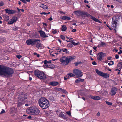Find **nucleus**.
Wrapping results in <instances>:
<instances>
[{
    "mask_svg": "<svg viewBox=\"0 0 122 122\" xmlns=\"http://www.w3.org/2000/svg\"><path fill=\"white\" fill-rule=\"evenodd\" d=\"M40 6L44 10H46L47 9H48V7L46 5L43 4H41Z\"/></svg>",
    "mask_w": 122,
    "mask_h": 122,
    "instance_id": "nucleus-20",
    "label": "nucleus"
},
{
    "mask_svg": "<svg viewBox=\"0 0 122 122\" xmlns=\"http://www.w3.org/2000/svg\"><path fill=\"white\" fill-rule=\"evenodd\" d=\"M66 29V25H64L62 27L61 30L63 31H65Z\"/></svg>",
    "mask_w": 122,
    "mask_h": 122,
    "instance_id": "nucleus-28",
    "label": "nucleus"
},
{
    "mask_svg": "<svg viewBox=\"0 0 122 122\" xmlns=\"http://www.w3.org/2000/svg\"><path fill=\"white\" fill-rule=\"evenodd\" d=\"M105 56V54L101 52L98 53L97 56V59L101 61L103 57Z\"/></svg>",
    "mask_w": 122,
    "mask_h": 122,
    "instance_id": "nucleus-13",
    "label": "nucleus"
},
{
    "mask_svg": "<svg viewBox=\"0 0 122 122\" xmlns=\"http://www.w3.org/2000/svg\"><path fill=\"white\" fill-rule=\"evenodd\" d=\"M74 13L77 16H83V15H86V12L82 11H75L74 12Z\"/></svg>",
    "mask_w": 122,
    "mask_h": 122,
    "instance_id": "nucleus-10",
    "label": "nucleus"
},
{
    "mask_svg": "<svg viewBox=\"0 0 122 122\" xmlns=\"http://www.w3.org/2000/svg\"><path fill=\"white\" fill-rule=\"evenodd\" d=\"M56 90L58 91L64 93L66 94H67V92L65 90L61 88H58Z\"/></svg>",
    "mask_w": 122,
    "mask_h": 122,
    "instance_id": "nucleus-18",
    "label": "nucleus"
},
{
    "mask_svg": "<svg viewBox=\"0 0 122 122\" xmlns=\"http://www.w3.org/2000/svg\"><path fill=\"white\" fill-rule=\"evenodd\" d=\"M105 43L103 42H101V45H103L105 44Z\"/></svg>",
    "mask_w": 122,
    "mask_h": 122,
    "instance_id": "nucleus-62",
    "label": "nucleus"
},
{
    "mask_svg": "<svg viewBox=\"0 0 122 122\" xmlns=\"http://www.w3.org/2000/svg\"><path fill=\"white\" fill-rule=\"evenodd\" d=\"M21 1L23 2L24 3L26 4L27 3L25 0H20Z\"/></svg>",
    "mask_w": 122,
    "mask_h": 122,
    "instance_id": "nucleus-51",
    "label": "nucleus"
},
{
    "mask_svg": "<svg viewBox=\"0 0 122 122\" xmlns=\"http://www.w3.org/2000/svg\"><path fill=\"white\" fill-rule=\"evenodd\" d=\"M34 55H36L37 57H40V55L39 54H37L36 53H34Z\"/></svg>",
    "mask_w": 122,
    "mask_h": 122,
    "instance_id": "nucleus-41",
    "label": "nucleus"
},
{
    "mask_svg": "<svg viewBox=\"0 0 122 122\" xmlns=\"http://www.w3.org/2000/svg\"><path fill=\"white\" fill-rule=\"evenodd\" d=\"M106 103L108 105L111 106L112 105V102H109L107 101H105Z\"/></svg>",
    "mask_w": 122,
    "mask_h": 122,
    "instance_id": "nucleus-33",
    "label": "nucleus"
},
{
    "mask_svg": "<svg viewBox=\"0 0 122 122\" xmlns=\"http://www.w3.org/2000/svg\"><path fill=\"white\" fill-rule=\"evenodd\" d=\"M117 89L115 87L112 88L110 92L111 95L112 96L115 95L117 92Z\"/></svg>",
    "mask_w": 122,
    "mask_h": 122,
    "instance_id": "nucleus-14",
    "label": "nucleus"
},
{
    "mask_svg": "<svg viewBox=\"0 0 122 122\" xmlns=\"http://www.w3.org/2000/svg\"><path fill=\"white\" fill-rule=\"evenodd\" d=\"M74 58L71 56L66 57L63 56L60 59V61L61 63L63 65H66L68 64L69 62L73 60Z\"/></svg>",
    "mask_w": 122,
    "mask_h": 122,
    "instance_id": "nucleus-4",
    "label": "nucleus"
},
{
    "mask_svg": "<svg viewBox=\"0 0 122 122\" xmlns=\"http://www.w3.org/2000/svg\"><path fill=\"white\" fill-rule=\"evenodd\" d=\"M109 76V75L107 73H103L102 76L103 77L107 78H108Z\"/></svg>",
    "mask_w": 122,
    "mask_h": 122,
    "instance_id": "nucleus-23",
    "label": "nucleus"
},
{
    "mask_svg": "<svg viewBox=\"0 0 122 122\" xmlns=\"http://www.w3.org/2000/svg\"><path fill=\"white\" fill-rule=\"evenodd\" d=\"M92 64L93 65H95L97 64V63L95 62V61H94L92 63Z\"/></svg>",
    "mask_w": 122,
    "mask_h": 122,
    "instance_id": "nucleus-58",
    "label": "nucleus"
},
{
    "mask_svg": "<svg viewBox=\"0 0 122 122\" xmlns=\"http://www.w3.org/2000/svg\"><path fill=\"white\" fill-rule=\"evenodd\" d=\"M40 41H41L40 40V41L36 42L35 44L37 48L40 49H42L43 47V46L40 43Z\"/></svg>",
    "mask_w": 122,
    "mask_h": 122,
    "instance_id": "nucleus-11",
    "label": "nucleus"
},
{
    "mask_svg": "<svg viewBox=\"0 0 122 122\" xmlns=\"http://www.w3.org/2000/svg\"><path fill=\"white\" fill-rule=\"evenodd\" d=\"M38 103L39 106L43 109L47 108L49 106L48 101L44 97H41L39 99Z\"/></svg>",
    "mask_w": 122,
    "mask_h": 122,
    "instance_id": "nucleus-2",
    "label": "nucleus"
},
{
    "mask_svg": "<svg viewBox=\"0 0 122 122\" xmlns=\"http://www.w3.org/2000/svg\"><path fill=\"white\" fill-rule=\"evenodd\" d=\"M73 46L71 44H69L67 45V47L69 48H71Z\"/></svg>",
    "mask_w": 122,
    "mask_h": 122,
    "instance_id": "nucleus-38",
    "label": "nucleus"
},
{
    "mask_svg": "<svg viewBox=\"0 0 122 122\" xmlns=\"http://www.w3.org/2000/svg\"><path fill=\"white\" fill-rule=\"evenodd\" d=\"M66 113L69 116H71V112H70V111H68V112H66Z\"/></svg>",
    "mask_w": 122,
    "mask_h": 122,
    "instance_id": "nucleus-46",
    "label": "nucleus"
},
{
    "mask_svg": "<svg viewBox=\"0 0 122 122\" xmlns=\"http://www.w3.org/2000/svg\"><path fill=\"white\" fill-rule=\"evenodd\" d=\"M61 52V51H60V49H59V50H58L57 51L56 53H55V54H56V55H58Z\"/></svg>",
    "mask_w": 122,
    "mask_h": 122,
    "instance_id": "nucleus-37",
    "label": "nucleus"
},
{
    "mask_svg": "<svg viewBox=\"0 0 122 122\" xmlns=\"http://www.w3.org/2000/svg\"><path fill=\"white\" fill-rule=\"evenodd\" d=\"M3 17L4 19V20L6 21H8L9 19V17L6 15H4L3 16Z\"/></svg>",
    "mask_w": 122,
    "mask_h": 122,
    "instance_id": "nucleus-22",
    "label": "nucleus"
},
{
    "mask_svg": "<svg viewBox=\"0 0 122 122\" xmlns=\"http://www.w3.org/2000/svg\"><path fill=\"white\" fill-rule=\"evenodd\" d=\"M5 10L7 13L9 14H12L15 13V11L14 10H9L8 9H6Z\"/></svg>",
    "mask_w": 122,
    "mask_h": 122,
    "instance_id": "nucleus-16",
    "label": "nucleus"
},
{
    "mask_svg": "<svg viewBox=\"0 0 122 122\" xmlns=\"http://www.w3.org/2000/svg\"><path fill=\"white\" fill-rule=\"evenodd\" d=\"M5 32V30L2 29H0V32L4 33Z\"/></svg>",
    "mask_w": 122,
    "mask_h": 122,
    "instance_id": "nucleus-40",
    "label": "nucleus"
},
{
    "mask_svg": "<svg viewBox=\"0 0 122 122\" xmlns=\"http://www.w3.org/2000/svg\"><path fill=\"white\" fill-rule=\"evenodd\" d=\"M116 120L115 119H112L111 121L112 122H116Z\"/></svg>",
    "mask_w": 122,
    "mask_h": 122,
    "instance_id": "nucleus-55",
    "label": "nucleus"
},
{
    "mask_svg": "<svg viewBox=\"0 0 122 122\" xmlns=\"http://www.w3.org/2000/svg\"><path fill=\"white\" fill-rule=\"evenodd\" d=\"M14 72L13 70L3 65H0V74L5 76H10Z\"/></svg>",
    "mask_w": 122,
    "mask_h": 122,
    "instance_id": "nucleus-1",
    "label": "nucleus"
},
{
    "mask_svg": "<svg viewBox=\"0 0 122 122\" xmlns=\"http://www.w3.org/2000/svg\"><path fill=\"white\" fill-rule=\"evenodd\" d=\"M100 98L99 96H96L93 97V99L94 100H97L100 99Z\"/></svg>",
    "mask_w": 122,
    "mask_h": 122,
    "instance_id": "nucleus-29",
    "label": "nucleus"
},
{
    "mask_svg": "<svg viewBox=\"0 0 122 122\" xmlns=\"http://www.w3.org/2000/svg\"><path fill=\"white\" fill-rule=\"evenodd\" d=\"M16 57L17 58H18L19 59H20V58L21 57V55H17Z\"/></svg>",
    "mask_w": 122,
    "mask_h": 122,
    "instance_id": "nucleus-45",
    "label": "nucleus"
},
{
    "mask_svg": "<svg viewBox=\"0 0 122 122\" xmlns=\"http://www.w3.org/2000/svg\"><path fill=\"white\" fill-rule=\"evenodd\" d=\"M110 62L108 63V64L109 66H111L114 65V62L113 61H111Z\"/></svg>",
    "mask_w": 122,
    "mask_h": 122,
    "instance_id": "nucleus-34",
    "label": "nucleus"
},
{
    "mask_svg": "<svg viewBox=\"0 0 122 122\" xmlns=\"http://www.w3.org/2000/svg\"><path fill=\"white\" fill-rule=\"evenodd\" d=\"M31 116L30 115L28 117V118L29 119H31Z\"/></svg>",
    "mask_w": 122,
    "mask_h": 122,
    "instance_id": "nucleus-63",
    "label": "nucleus"
},
{
    "mask_svg": "<svg viewBox=\"0 0 122 122\" xmlns=\"http://www.w3.org/2000/svg\"><path fill=\"white\" fill-rule=\"evenodd\" d=\"M4 5V3L2 1H1L0 2V6H2Z\"/></svg>",
    "mask_w": 122,
    "mask_h": 122,
    "instance_id": "nucleus-47",
    "label": "nucleus"
},
{
    "mask_svg": "<svg viewBox=\"0 0 122 122\" xmlns=\"http://www.w3.org/2000/svg\"><path fill=\"white\" fill-rule=\"evenodd\" d=\"M96 71L97 73L99 75L102 76L103 73L102 72L99 71L98 69H96Z\"/></svg>",
    "mask_w": 122,
    "mask_h": 122,
    "instance_id": "nucleus-24",
    "label": "nucleus"
},
{
    "mask_svg": "<svg viewBox=\"0 0 122 122\" xmlns=\"http://www.w3.org/2000/svg\"><path fill=\"white\" fill-rule=\"evenodd\" d=\"M27 97V94L25 92L20 93L18 97L20 101H23L26 99Z\"/></svg>",
    "mask_w": 122,
    "mask_h": 122,
    "instance_id": "nucleus-8",
    "label": "nucleus"
},
{
    "mask_svg": "<svg viewBox=\"0 0 122 122\" xmlns=\"http://www.w3.org/2000/svg\"><path fill=\"white\" fill-rule=\"evenodd\" d=\"M88 97H89L90 98L92 99H93L94 96H92L91 95H89Z\"/></svg>",
    "mask_w": 122,
    "mask_h": 122,
    "instance_id": "nucleus-50",
    "label": "nucleus"
},
{
    "mask_svg": "<svg viewBox=\"0 0 122 122\" xmlns=\"http://www.w3.org/2000/svg\"><path fill=\"white\" fill-rule=\"evenodd\" d=\"M112 26L115 29L117 26V22H118V19L117 18L113 17L112 18Z\"/></svg>",
    "mask_w": 122,
    "mask_h": 122,
    "instance_id": "nucleus-9",
    "label": "nucleus"
},
{
    "mask_svg": "<svg viewBox=\"0 0 122 122\" xmlns=\"http://www.w3.org/2000/svg\"><path fill=\"white\" fill-rule=\"evenodd\" d=\"M40 41L39 39H29L27 40L26 43L28 45H31L32 46L35 45L37 42Z\"/></svg>",
    "mask_w": 122,
    "mask_h": 122,
    "instance_id": "nucleus-6",
    "label": "nucleus"
},
{
    "mask_svg": "<svg viewBox=\"0 0 122 122\" xmlns=\"http://www.w3.org/2000/svg\"><path fill=\"white\" fill-rule=\"evenodd\" d=\"M5 112V111L3 109H2L0 113V114L3 113H4Z\"/></svg>",
    "mask_w": 122,
    "mask_h": 122,
    "instance_id": "nucleus-48",
    "label": "nucleus"
},
{
    "mask_svg": "<svg viewBox=\"0 0 122 122\" xmlns=\"http://www.w3.org/2000/svg\"><path fill=\"white\" fill-rule=\"evenodd\" d=\"M59 48L58 47H56L54 49V50L53 51L54 53L55 54V53H56L57 51L59 50Z\"/></svg>",
    "mask_w": 122,
    "mask_h": 122,
    "instance_id": "nucleus-30",
    "label": "nucleus"
},
{
    "mask_svg": "<svg viewBox=\"0 0 122 122\" xmlns=\"http://www.w3.org/2000/svg\"><path fill=\"white\" fill-rule=\"evenodd\" d=\"M17 20V18L16 17H14L12 18L8 22V24H12L15 22Z\"/></svg>",
    "mask_w": 122,
    "mask_h": 122,
    "instance_id": "nucleus-12",
    "label": "nucleus"
},
{
    "mask_svg": "<svg viewBox=\"0 0 122 122\" xmlns=\"http://www.w3.org/2000/svg\"><path fill=\"white\" fill-rule=\"evenodd\" d=\"M70 42H71V43L72 44L74 45V46H76L77 45H78L79 44L78 42L76 43L72 41H71Z\"/></svg>",
    "mask_w": 122,
    "mask_h": 122,
    "instance_id": "nucleus-32",
    "label": "nucleus"
},
{
    "mask_svg": "<svg viewBox=\"0 0 122 122\" xmlns=\"http://www.w3.org/2000/svg\"><path fill=\"white\" fill-rule=\"evenodd\" d=\"M68 75L69 76H69V77L70 76V77L74 76H75L74 74L71 73L68 74Z\"/></svg>",
    "mask_w": 122,
    "mask_h": 122,
    "instance_id": "nucleus-35",
    "label": "nucleus"
},
{
    "mask_svg": "<svg viewBox=\"0 0 122 122\" xmlns=\"http://www.w3.org/2000/svg\"><path fill=\"white\" fill-rule=\"evenodd\" d=\"M56 112L58 115L59 117H60L62 115V114L61 111L60 110H57L56 111Z\"/></svg>",
    "mask_w": 122,
    "mask_h": 122,
    "instance_id": "nucleus-26",
    "label": "nucleus"
},
{
    "mask_svg": "<svg viewBox=\"0 0 122 122\" xmlns=\"http://www.w3.org/2000/svg\"><path fill=\"white\" fill-rule=\"evenodd\" d=\"M66 77H67V78H66L65 77H64V79L65 80H66L67 79H68L69 78V76H68L67 77V76H66Z\"/></svg>",
    "mask_w": 122,
    "mask_h": 122,
    "instance_id": "nucleus-60",
    "label": "nucleus"
},
{
    "mask_svg": "<svg viewBox=\"0 0 122 122\" xmlns=\"http://www.w3.org/2000/svg\"><path fill=\"white\" fill-rule=\"evenodd\" d=\"M47 13L46 12H42L41 13V14H44V15H46L47 14Z\"/></svg>",
    "mask_w": 122,
    "mask_h": 122,
    "instance_id": "nucleus-57",
    "label": "nucleus"
},
{
    "mask_svg": "<svg viewBox=\"0 0 122 122\" xmlns=\"http://www.w3.org/2000/svg\"><path fill=\"white\" fill-rule=\"evenodd\" d=\"M60 117H62L63 118L65 119H66V116L62 114V115Z\"/></svg>",
    "mask_w": 122,
    "mask_h": 122,
    "instance_id": "nucleus-39",
    "label": "nucleus"
},
{
    "mask_svg": "<svg viewBox=\"0 0 122 122\" xmlns=\"http://www.w3.org/2000/svg\"><path fill=\"white\" fill-rule=\"evenodd\" d=\"M50 84L52 86H56L59 84V83L57 82L53 81L50 82Z\"/></svg>",
    "mask_w": 122,
    "mask_h": 122,
    "instance_id": "nucleus-19",
    "label": "nucleus"
},
{
    "mask_svg": "<svg viewBox=\"0 0 122 122\" xmlns=\"http://www.w3.org/2000/svg\"><path fill=\"white\" fill-rule=\"evenodd\" d=\"M76 31V29H73L72 30V32H75Z\"/></svg>",
    "mask_w": 122,
    "mask_h": 122,
    "instance_id": "nucleus-56",
    "label": "nucleus"
},
{
    "mask_svg": "<svg viewBox=\"0 0 122 122\" xmlns=\"http://www.w3.org/2000/svg\"><path fill=\"white\" fill-rule=\"evenodd\" d=\"M117 67L121 70L122 68V62L119 63L117 64Z\"/></svg>",
    "mask_w": 122,
    "mask_h": 122,
    "instance_id": "nucleus-25",
    "label": "nucleus"
},
{
    "mask_svg": "<svg viewBox=\"0 0 122 122\" xmlns=\"http://www.w3.org/2000/svg\"><path fill=\"white\" fill-rule=\"evenodd\" d=\"M122 53V51L121 50H120L118 52V54H120Z\"/></svg>",
    "mask_w": 122,
    "mask_h": 122,
    "instance_id": "nucleus-54",
    "label": "nucleus"
},
{
    "mask_svg": "<svg viewBox=\"0 0 122 122\" xmlns=\"http://www.w3.org/2000/svg\"><path fill=\"white\" fill-rule=\"evenodd\" d=\"M115 58L116 59H118L119 58V55H116L115 56Z\"/></svg>",
    "mask_w": 122,
    "mask_h": 122,
    "instance_id": "nucleus-52",
    "label": "nucleus"
},
{
    "mask_svg": "<svg viewBox=\"0 0 122 122\" xmlns=\"http://www.w3.org/2000/svg\"><path fill=\"white\" fill-rule=\"evenodd\" d=\"M34 73L39 78L44 80L46 78V75L43 71L36 70L34 71Z\"/></svg>",
    "mask_w": 122,
    "mask_h": 122,
    "instance_id": "nucleus-5",
    "label": "nucleus"
},
{
    "mask_svg": "<svg viewBox=\"0 0 122 122\" xmlns=\"http://www.w3.org/2000/svg\"><path fill=\"white\" fill-rule=\"evenodd\" d=\"M59 12L60 13H61V14L63 13V14H65V12H62V11H60Z\"/></svg>",
    "mask_w": 122,
    "mask_h": 122,
    "instance_id": "nucleus-59",
    "label": "nucleus"
},
{
    "mask_svg": "<svg viewBox=\"0 0 122 122\" xmlns=\"http://www.w3.org/2000/svg\"><path fill=\"white\" fill-rule=\"evenodd\" d=\"M73 72L75 74L77 77H81L83 75L81 71L77 69L73 70Z\"/></svg>",
    "mask_w": 122,
    "mask_h": 122,
    "instance_id": "nucleus-7",
    "label": "nucleus"
},
{
    "mask_svg": "<svg viewBox=\"0 0 122 122\" xmlns=\"http://www.w3.org/2000/svg\"><path fill=\"white\" fill-rule=\"evenodd\" d=\"M18 106H20L22 105V103L20 102H18Z\"/></svg>",
    "mask_w": 122,
    "mask_h": 122,
    "instance_id": "nucleus-42",
    "label": "nucleus"
},
{
    "mask_svg": "<svg viewBox=\"0 0 122 122\" xmlns=\"http://www.w3.org/2000/svg\"><path fill=\"white\" fill-rule=\"evenodd\" d=\"M90 18L91 19H92L96 22H97L99 23H101V22L99 20L96 18L94 17H93L92 16H91Z\"/></svg>",
    "mask_w": 122,
    "mask_h": 122,
    "instance_id": "nucleus-21",
    "label": "nucleus"
},
{
    "mask_svg": "<svg viewBox=\"0 0 122 122\" xmlns=\"http://www.w3.org/2000/svg\"><path fill=\"white\" fill-rule=\"evenodd\" d=\"M66 16H61L60 17V19H61L66 20Z\"/></svg>",
    "mask_w": 122,
    "mask_h": 122,
    "instance_id": "nucleus-31",
    "label": "nucleus"
},
{
    "mask_svg": "<svg viewBox=\"0 0 122 122\" xmlns=\"http://www.w3.org/2000/svg\"><path fill=\"white\" fill-rule=\"evenodd\" d=\"M71 18L70 17H69L67 16L66 17V20H71Z\"/></svg>",
    "mask_w": 122,
    "mask_h": 122,
    "instance_id": "nucleus-44",
    "label": "nucleus"
},
{
    "mask_svg": "<svg viewBox=\"0 0 122 122\" xmlns=\"http://www.w3.org/2000/svg\"><path fill=\"white\" fill-rule=\"evenodd\" d=\"M57 32V30H56L55 29V30H53L52 31V33H53V34H56V33Z\"/></svg>",
    "mask_w": 122,
    "mask_h": 122,
    "instance_id": "nucleus-43",
    "label": "nucleus"
},
{
    "mask_svg": "<svg viewBox=\"0 0 122 122\" xmlns=\"http://www.w3.org/2000/svg\"><path fill=\"white\" fill-rule=\"evenodd\" d=\"M41 37L43 38H45L48 37L47 35H46L45 33L43 31L40 30L39 31Z\"/></svg>",
    "mask_w": 122,
    "mask_h": 122,
    "instance_id": "nucleus-15",
    "label": "nucleus"
},
{
    "mask_svg": "<svg viewBox=\"0 0 122 122\" xmlns=\"http://www.w3.org/2000/svg\"><path fill=\"white\" fill-rule=\"evenodd\" d=\"M27 111L30 114L36 116L38 115L40 112L39 109L35 106L30 107Z\"/></svg>",
    "mask_w": 122,
    "mask_h": 122,
    "instance_id": "nucleus-3",
    "label": "nucleus"
},
{
    "mask_svg": "<svg viewBox=\"0 0 122 122\" xmlns=\"http://www.w3.org/2000/svg\"><path fill=\"white\" fill-rule=\"evenodd\" d=\"M13 29L15 31L17 30V28L16 27H14Z\"/></svg>",
    "mask_w": 122,
    "mask_h": 122,
    "instance_id": "nucleus-61",
    "label": "nucleus"
},
{
    "mask_svg": "<svg viewBox=\"0 0 122 122\" xmlns=\"http://www.w3.org/2000/svg\"><path fill=\"white\" fill-rule=\"evenodd\" d=\"M65 48H64V49H60V51H61V52L62 51L63 52H65L66 50H65Z\"/></svg>",
    "mask_w": 122,
    "mask_h": 122,
    "instance_id": "nucleus-53",
    "label": "nucleus"
},
{
    "mask_svg": "<svg viewBox=\"0 0 122 122\" xmlns=\"http://www.w3.org/2000/svg\"><path fill=\"white\" fill-rule=\"evenodd\" d=\"M84 79H81V78H79L78 79L76 80L75 82L76 83H78L80 81H84Z\"/></svg>",
    "mask_w": 122,
    "mask_h": 122,
    "instance_id": "nucleus-27",
    "label": "nucleus"
},
{
    "mask_svg": "<svg viewBox=\"0 0 122 122\" xmlns=\"http://www.w3.org/2000/svg\"><path fill=\"white\" fill-rule=\"evenodd\" d=\"M51 63V61H47L46 60H45L44 61V63L46 66L49 68L50 67H49V64Z\"/></svg>",
    "mask_w": 122,
    "mask_h": 122,
    "instance_id": "nucleus-17",
    "label": "nucleus"
},
{
    "mask_svg": "<svg viewBox=\"0 0 122 122\" xmlns=\"http://www.w3.org/2000/svg\"><path fill=\"white\" fill-rule=\"evenodd\" d=\"M60 37L64 41L65 40V38L64 36L62 35H61Z\"/></svg>",
    "mask_w": 122,
    "mask_h": 122,
    "instance_id": "nucleus-36",
    "label": "nucleus"
},
{
    "mask_svg": "<svg viewBox=\"0 0 122 122\" xmlns=\"http://www.w3.org/2000/svg\"><path fill=\"white\" fill-rule=\"evenodd\" d=\"M97 115L98 116H99L100 115V113L99 112H98L97 113Z\"/></svg>",
    "mask_w": 122,
    "mask_h": 122,
    "instance_id": "nucleus-64",
    "label": "nucleus"
},
{
    "mask_svg": "<svg viewBox=\"0 0 122 122\" xmlns=\"http://www.w3.org/2000/svg\"><path fill=\"white\" fill-rule=\"evenodd\" d=\"M65 50H66L65 52L66 54H68L69 53V51L67 50L65 48Z\"/></svg>",
    "mask_w": 122,
    "mask_h": 122,
    "instance_id": "nucleus-49",
    "label": "nucleus"
}]
</instances>
